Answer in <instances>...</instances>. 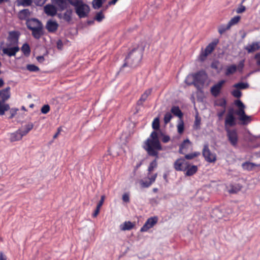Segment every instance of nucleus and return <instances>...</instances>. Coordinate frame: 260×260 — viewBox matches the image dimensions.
I'll return each mask as SVG.
<instances>
[{"mask_svg":"<svg viewBox=\"0 0 260 260\" xmlns=\"http://www.w3.org/2000/svg\"><path fill=\"white\" fill-rule=\"evenodd\" d=\"M158 217L157 216H153L150 218H148L144 224L142 226V227L140 229V232H146L148 231V230L153 227V226L156 224L158 221Z\"/></svg>","mask_w":260,"mask_h":260,"instance_id":"9d476101","label":"nucleus"},{"mask_svg":"<svg viewBox=\"0 0 260 260\" xmlns=\"http://www.w3.org/2000/svg\"><path fill=\"white\" fill-rule=\"evenodd\" d=\"M73 6L75 7L76 13L80 18L85 17L89 11L88 6L84 4L82 1L80 2Z\"/></svg>","mask_w":260,"mask_h":260,"instance_id":"423d86ee","label":"nucleus"},{"mask_svg":"<svg viewBox=\"0 0 260 260\" xmlns=\"http://www.w3.org/2000/svg\"><path fill=\"white\" fill-rule=\"evenodd\" d=\"M18 111V109H11V115L10 116V118H12L13 117H14L15 116V115L16 114V112L17 111Z\"/></svg>","mask_w":260,"mask_h":260,"instance_id":"e2e57ef3","label":"nucleus"},{"mask_svg":"<svg viewBox=\"0 0 260 260\" xmlns=\"http://www.w3.org/2000/svg\"><path fill=\"white\" fill-rule=\"evenodd\" d=\"M54 3L61 9H63L66 7V3L64 0H54Z\"/></svg>","mask_w":260,"mask_h":260,"instance_id":"a19ab883","label":"nucleus"},{"mask_svg":"<svg viewBox=\"0 0 260 260\" xmlns=\"http://www.w3.org/2000/svg\"><path fill=\"white\" fill-rule=\"evenodd\" d=\"M58 24L55 21L50 20L46 24V28L50 32L56 31L58 28Z\"/></svg>","mask_w":260,"mask_h":260,"instance_id":"a211bd4d","label":"nucleus"},{"mask_svg":"<svg viewBox=\"0 0 260 260\" xmlns=\"http://www.w3.org/2000/svg\"><path fill=\"white\" fill-rule=\"evenodd\" d=\"M30 16V12L28 9L21 10L18 14V17L20 19H27Z\"/></svg>","mask_w":260,"mask_h":260,"instance_id":"cd10ccee","label":"nucleus"},{"mask_svg":"<svg viewBox=\"0 0 260 260\" xmlns=\"http://www.w3.org/2000/svg\"><path fill=\"white\" fill-rule=\"evenodd\" d=\"M152 126L153 129L158 130L159 129L160 125H159V119L158 117H156L154 119Z\"/></svg>","mask_w":260,"mask_h":260,"instance_id":"58836bf2","label":"nucleus"},{"mask_svg":"<svg viewBox=\"0 0 260 260\" xmlns=\"http://www.w3.org/2000/svg\"><path fill=\"white\" fill-rule=\"evenodd\" d=\"M254 57L255 59H257V61H256V64L258 66H260V54L257 53V54H255Z\"/></svg>","mask_w":260,"mask_h":260,"instance_id":"680f3d73","label":"nucleus"},{"mask_svg":"<svg viewBox=\"0 0 260 260\" xmlns=\"http://www.w3.org/2000/svg\"><path fill=\"white\" fill-rule=\"evenodd\" d=\"M20 3L23 6H28L32 3V0H20Z\"/></svg>","mask_w":260,"mask_h":260,"instance_id":"864d4df0","label":"nucleus"},{"mask_svg":"<svg viewBox=\"0 0 260 260\" xmlns=\"http://www.w3.org/2000/svg\"><path fill=\"white\" fill-rule=\"evenodd\" d=\"M63 18L66 20L69 21L71 19L70 14L68 12L65 13L63 15Z\"/></svg>","mask_w":260,"mask_h":260,"instance_id":"13d9d810","label":"nucleus"},{"mask_svg":"<svg viewBox=\"0 0 260 260\" xmlns=\"http://www.w3.org/2000/svg\"><path fill=\"white\" fill-rule=\"evenodd\" d=\"M151 89H148L147 90L145 91V92L141 95L140 99L138 101V105H142L143 103L145 102L148 96L151 94Z\"/></svg>","mask_w":260,"mask_h":260,"instance_id":"a878e982","label":"nucleus"},{"mask_svg":"<svg viewBox=\"0 0 260 260\" xmlns=\"http://www.w3.org/2000/svg\"><path fill=\"white\" fill-rule=\"evenodd\" d=\"M207 75L205 71H200L192 74L193 81L189 84H193L198 91H201L207 79Z\"/></svg>","mask_w":260,"mask_h":260,"instance_id":"7ed1b4c3","label":"nucleus"},{"mask_svg":"<svg viewBox=\"0 0 260 260\" xmlns=\"http://www.w3.org/2000/svg\"><path fill=\"white\" fill-rule=\"evenodd\" d=\"M10 88L9 87L0 91V101L5 102L10 97Z\"/></svg>","mask_w":260,"mask_h":260,"instance_id":"f3484780","label":"nucleus"},{"mask_svg":"<svg viewBox=\"0 0 260 260\" xmlns=\"http://www.w3.org/2000/svg\"><path fill=\"white\" fill-rule=\"evenodd\" d=\"M172 118V115L170 112H167L164 116V120L165 124L168 123Z\"/></svg>","mask_w":260,"mask_h":260,"instance_id":"79ce46f5","label":"nucleus"},{"mask_svg":"<svg viewBox=\"0 0 260 260\" xmlns=\"http://www.w3.org/2000/svg\"><path fill=\"white\" fill-rule=\"evenodd\" d=\"M122 199L123 201L126 203L129 202V193L125 192L122 195Z\"/></svg>","mask_w":260,"mask_h":260,"instance_id":"09e8293b","label":"nucleus"},{"mask_svg":"<svg viewBox=\"0 0 260 260\" xmlns=\"http://www.w3.org/2000/svg\"><path fill=\"white\" fill-rule=\"evenodd\" d=\"M105 0H93L92 7L95 9H98L101 8L102 4Z\"/></svg>","mask_w":260,"mask_h":260,"instance_id":"f704fd0d","label":"nucleus"},{"mask_svg":"<svg viewBox=\"0 0 260 260\" xmlns=\"http://www.w3.org/2000/svg\"><path fill=\"white\" fill-rule=\"evenodd\" d=\"M134 225L135 224L133 223L128 221H125L123 224H121L120 228L122 231L131 230L134 228Z\"/></svg>","mask_w":260,"mask_h":260,"instance_id":"bb28decb","label":"nucleus"},{"mask_svg":"<svg viewBox=\"0 0 260 260\" xmlns=\"http://www.w3.org/2000/svg\"><path fill=\"white\" fill-rule=\"evenodd\" d=\"M21 51L25 55H28L30 54V49L29 46L28 44L25 43L23 45V46L21 47Z\"/></svg>","mask_w":260,"mask_h":260,"instance_id":"72a5a7b5","label":"nucleus"},{"mask_svg":"<svg viewBox=\"0 0 260 260\" xmlns=\"http://www.w3.org/2000/svg\"><path fill=\"white\" fill-rule=\"evenodd\" d=\"M202 154L207 162H213L216 160V155L211 152L208 143L204 144Z\"/></svg>","mask_w":260,"mask_h":260,"instance_id":"1a4fd4ad","label":"nucleus"},{"mask_svg":"<svg viewBox=\"0 0 260 260\" xmlns=\"http://www.w3.org/2000/svg\"><path fill=\"white\" fill-rule=\"evenodd\" d=\"M249 86V85L248 83H244L241 82L236 83L233 85L234 87L238 88L239 90L246 89L248 88Z\"/></svg>","mask_w":260,"mask_h":260,"instance_id":"2f4dec72","label":"nucleus"},{"mask_svg":"<svg viewBox=\"0 0 260 260\" xmlns=\"http://www.w3.org/2000/svg\"><path fill=\"white\" fill-rule=\"evenodd\" d=\"M26 69L30 72H38L39 71V68L34 64H28L26 66Z\"/></svg>","mask_w":260,"mask_h":260,"instance_id":"c03bdc74","label":"nucleus"},{"mask_svg":"<svg viewBox=\"0 0 260 260\" xmlns=\"http://www.w3.org/2000/svg\"><path fill=\"white\" fill-rule=\"evenodd\" d=\"M225 130L226 133L228 140L230 144L234 147H237L239 141L238 134L236 129H230L225 127Z\"/></svg>","mask_w":260,"mask_h":260,"instance_id":"39448f33","label":"nucleus"},{"mask_svg":"<svg viewBox=\"0 0 260 260\" xmlns=\"http://www.w3.org/2000/svg\"><path fill=\"white\" fill-rule=\"evenodd\" d=\"M44 12L49 16H54L57 13L56 8L52 5H47L44 7Z\"/></svg>","mask_w":260,"mask_h":260,"instance_id":"6ab92c4d","label":"nucleus"},{"mask_svg":"<svg viewBox=\"0 0 260 260\" xmlns=\"http://www.w3.org/2000/svg\"><path fill=\"white\" fill-rule=\"evenodd\" d=\"M231 93L234 97L236 98H240L242 96V92L238 88L233 90Z\"/></svg>","mask_w":260,"mask_h":260,"instance_id":"37998d69","label":"nucleus"},{"mask_svg":"<svg viewBox=\"0 0 260 260\" xmlns=\"http://www.w3.org/2000/svg\"><path fill=\"white\" fill-rule=\"evenodd\" d=\"M0 260H6V256L3 254V253L2 252H0Z\"/></svg>","mask_w":260,"mask_h":260,"instance_id":"774afa93","label":"nucleus"},{"mask_svg":"<svg viewBox=\"0 0 260 260\" xmlns=\"http://www.w3.org/2000/svg\"><path fill=\"white\" fill-rule=\"evenodd\" d=\"M32 36L36 39H39L43 34V26H41L31 30Z\"/></svg>","mask_w":260,"mask_h":260,"instance_id":"393cba45","label":"nucleus"},{"mask_svg":"<svg viewBox=\"0 0 260 260\" xmlns=\"http://www.w3.org/2000/svg\"><path fill=\"white\" fill-rule=\"evenodd\" d=\"M242 166L244 170L247 171H251L254 167L257 166L255 164L249 161L243 163Z\"/></svg>","mask_w":260,"mask_h":260,"instance_id":"c756f323","label":"nucleus"},{"mask_svg":"<svg viewBox=\"0 0 260 260\" xmlns=\"http://www.w3.org/2000/svg\"><path fill=\"white\" fill-rule=\"evenodd\" d=\"M218 40L216 39L211 43H209L206 47L204 50H203L200 55V59L204 61L207 56L210 54L214 49L215 47L218 43Z\"/></svg>","mask_w":260,"mask_h":260,"instance_id":"0eeeda50","label":"nucleus"},{"mask_svg":"<svg viewBox=\"0 0 260 260\" xmlns=\"http://www.w3.org/2000/svg\"><path fill=\"white\" fill-rule=\"evenodd\" d=\"M185 175L191 176L194 174L198 171V167L195 165L190 166L188 164L187 169H186Z\"/></svg>","mask_w":260,"mask_h":260,"instance_id":"b1692460","label":"nucleus"},{"mask_svg":"<svg viewBox=\"0 0 260 260\" xmlns=\"http://www.w3.org/2000/svg\"><path fill=\"white\" fill-rule=\"evenodd\" d=\"M157 167V161L156 159H154L152 162H150L149 166L148 168V175L149 176L150 173L153 170V169Z\"/></svg>","mask_w":260,"mask_h":260,"instance_id":"e433bc0d","label":"nucleus"},{"mask_svg":"<svg viewBox=\"0 0 260 260\" xmlns=\"http://www.w3.org/2000/svg\"><path fill=\"white\" fill-rule=\"evenodd\" d=\"M240 17L239 16H236L232 18L230 21L228 22L229 25L231 27L232 26L237 23L240 20Z\"/></svg>","mask_w":260,"mask_h":260,"instance_id":"ea45409f","label":"nucleus"},{"mask_svg":"<svg viewBox=\"0 0 260 260\" xmlns=\"http://www.w3.org/2000/svg\"><path fill=\"white\" fill-rule=\"evenodd\" d=\"M200 152L196 151L193 153H189L185 155V158L186 159H192L200 155Z\"/></svg>","mask_w":260,"mask_h":260,"instance_id":"4c0bfd02","label":"nucleus"},{"mask_svg":"<svg viewBox=\"0 0 260 260\" xmlns=\"http://www.w3.org/2000/svg\"><path fill=\"white\" fill-rule=\"evenodd\" d=\"M245 10V7L241 5L236 10L237 13H241Z\"/></svg>","mask_w":260,"mask_h":260,"instance_id":"4d7b16f0","label":"nucleus"},{"mask_svg":"<svg viewBox=\"0 0 260 260\" xmlns=\"http://www.w3.org/2000/svg\"><path fill=\"white\" fill-rule=\"evenodd\" d=\"M144 48L145 46L142 43L133 48L125 57V62L121 68L125 67L132 68L137 67L142 58Z\"/></svg>","mask_w":260,"mask_h":260,"instance_id":"f257e3e1","label":"nucleus"},{"mask_svg":"<svg viewBox=\"0 0 260 260\" xmlns=\"http://www.w3.org/2000/svg\"><path fill=\"white\" fill-rule=\"evenodd\" d=\"M192 81V74L187 76L185 80V83L188 85H191L192 84H189V83L190 82L191 83Z\"/></svg>","mask_w":260,"mask_h":260,"instance_id":"5fc2aeb1","label":"nucleus"},{"mask_svg":"<svg viewBox=\"0 0 260 260\" xmlns=\"http://www.w3.org/2000/svg\"><path fill=\"white\" fill-rule=\"evenodd\" d=\"M235 114L239 116L238 119L243 125H246L251 121V117L246 115L243 109H238L235 112Z\"/></svg>","mask_w":260,"mask_h":260,"instance_id":"9b49d317","label":"nucleus"},{"mask_svg":"<svg viewBox=\"0 0 260 260\" xmlns=\"http://www.w3.org/2000/svg\"><path fill=\"white\" fill-rule=\"evenodd\" d=\"M23 135L19 129L16 132L11 133L10 136V139L11 142L19 141L22 139Z\"/></svg>","mask_w":260,"mask_h":260,"instance_id":"5701e85b","label":"nucleus"},{"mask_svg":"<svg viewBox=\"0 0 260 260\" xmlns=\"http://www.w3.org/2000/svg\"><path fill=\"white\" fill-rule=\"evenodd\" d=\"M50 110V107L48 105H44L41 108V112L43 114H47Z\"/></svg>","mask_w":260,"mask_h":260,"instance_id":"3c124183","label":"nucleus"},{"mask_svg":"<svg viewBox=\"0 0 260 260\" xmlns=\"http://www.w3.org/2000/svg\"><path fill=\"white\" fill-rule=\"evenodd\" d=\"M240 190V188L239 187L232 186L229 189V192L231 193H236Z\"/></svg>","mask_w":260,"mask_h":260,"instance_id":"603ef678","label":"nucleus"},{"mask_svg":"<svg viewBox=\"0 0 260 260\" xmlns=\"http://www.w3.org/2000/svg\"><path fill=\"white\" fill-rule=\"evenodd\" d=\"M177 131L178 133L180 134H182L184 131V123L182 121L180 123H179L177 125Z\"/></svg>","mask_w":260,"mask_h":260,"instance_id":"de8ad7c7","label":"nucleus"},{"mask_svg":"<svg viewBox=\"0 0 260 260\" xmlns=\"http://www.w3.org/2000/svg\"><path fill=\"white\" fill-rule=\"evenodd\" d=\"M201 123V119L198 118V117L197 116L196 117V119L194 123V128L195 129H199L200 128V125Z\"/></svg>","mask_w":260,"mask_h":260,"instance_id":"8fccbe9b","label":"nucleus"},{"mask_svg":"<svg viewBox=\"0 0 260 260\" xmlns=\"http://www.w3.org/2000/svg\"><path fill=\"white\" fill-rule=\"evenodd\" d=\"M157 176V173H155L150 177L148 176V178L146 180H140L139 181L140 184L142 188H148L149 187L153 182H155L156 177Z\"/></svg>","mask_w":260,"mask_h":260,"instance_id":"4468645a","label":"nucleus"},{"mask_svg":"<svg viewBox=\"0 0 260 260\" xmlns=\"http://www.w3.org/2000/svg\"><path fill=\"white\" fill-rule=\"evenodd\" d=\"M144 149L150 156L158 158V151L162 150L157 133L153 131L145 142Z\"/></svg>","mask_w":260,"mask_h":260,"instance_id":"f03ea898","label":"nucleus"},{"mask_svg":"<svg viewBox=\"0 0 260 260\" xmlns=\"http://www.w3.org/2000/svg\"><path fill=\"white\" fill-rule=\"evenodd\" d=\"M226 104V100L223 99V101L218 104V105L220 107H225Z\"/></svg>","mask_w":260,"mask_h":260,"instance_id":"69168bd1","label":"nucleus"},{"mask_svg":"<svg viewBox=\"0 0 260 260\" xmlns=\"http://www.w3.org/2000/svg\"><path fill=\"white\" fill-rule=\"evenodd\" d=\"M0 49L3 52V55H6L10 57L15 56L20 50L19 46L5 44L4 42L1 43Z\"/></svg>","mask_w":260,"mask_h":260,"instance_id":"20e7f679","label":"nucleus"},{"mask_svg":"<svg viewBox=\"0 0 260 260\" xmlns=\"http://www.w3.org/2000/svg\"><path fill=\"white\" fill-rule=\"evenodd\" d=\"M105 196H102L101 197V200L100 201H99V202L98 203L97 206H98L99 207H102L103 203H104V200H105Z\"/></svg>","mask_w":260,"mask_h":260,"instance_id":"052dcab7","label":"nucleus"},{"mask_svg":"<svg viewBox=\"0 0 260 260\" xmlns=\"http://www.w3.org/2000/svg\"><path fill=\"white\" fill-rule=\"evenodd\" d=\"M26 25L29 29L32 30L42 24L38 20L36 19H31L27 21Z\"/></svg>","mask_w":260,"mask_h":260,"instance_id":"dca6fc26","label":"nucleus"},{"mask_svg":"<svg viewBox=\"0 0 260 260\" xmlns=\"http://www.w3.org/2000/svg\"><path fill=\"white\" fill-rule=\"evenodd\" d=\"M188 162L184 158H179L174 162V168L177 171H184L187 169Z\"/></svg>","mask_w":260,"mask_h":260,"instance_id":"f8f14e48","label":"nucleus"},{"mask_svg":"<svg viewBox=\"0 0 260 260\" xmlns=\"http://www.w3.org/2000/svg\"><path fill=\"white\" fill-rule=\"evenodd\" d=\"M81 1L80 0H69L70 4L73 6L77 4V3H79Z\"/></svg>","mask_w":260,"mask_h":260,"instance_id":"0e129e2a","label":"nucleus"},{"mask_svg":"<svg viewBox=\"0 0 260 260\" xmlns=\"http://www.w3.org/2000/svg\"><path fill=\"white\" fill-rule=\"evenodd\" d=\"M171 111L175 116L179 118L182 117L183 115L182 112L178 106H173L171 108Z\"/></svg>","mask_w":260,"mask_h":260,"instance_id":"7c9ffc66","label":"nucleus"},{"mask_svg":"<svg viewBox=\"0 0 260 260\" xmlns=\"http://www.w3.org/2000/svg\"><path fill=\"white\" fill-rule=\"evenodd\" d=\"M231 28V27L228 24H222L218 27V32L220 35H222L223 34L225 31Z\"/></svg>","mask_w":260,"mask_h":260,"instance_id":"c9c22d12","label":"nucleus"},{"mask_svg":"<svg viewBox=\"0 0 260 260\" xmlns=\"http://www.w3.org/2000/svg\"><path fill=\"white\" fill-rule=\"evenodd\" d=\"M34 124L32 123H28L21 127V128L19 129L21 132L23 136H25L32 129Z\"/></svg>","mask_w":260,"mask_h":260,"instance_id":"4be33fe9","label":"nucleus"},{"mask_svg":"<svg viewBox=\"0 0 260 260\" xmlns=\"http://www.w3.org/2000/svg\"><path fill=\"white\" fill-rule=\"evenodd\" d=\"M235 104L236 106L239 107V109H243L244 110L245 106L244 104L242 102V101L240 100H237L235 101Z\"/></svg>","mask_w":260,"mask_h":260,"instance_id":"a18cd8bd","label":"nucleus"},{"mask_svg":"<svg viewBox=\"0 0 260 260\" xmlns=\"http://www.w3.org/2000/svg\"><path fill=\"white\" fill-rule=\"evenodd\" d=\"M190 144L191 142L188 139L184 140L179 146V152L180 154H184Z\"/></svg>","mask_w":260,"mask_h":260,"instance_id":"412c9836","label":"nucleus"},{"mask_svg":"<svg viewBox=\"0 0 260 260\" xmlns=\"http://www.w3.org/2000/svg\"><path fill=\"white\" fill-rule=\"evenodd\" d=\"M225 80H221L219 81L217 84L213 85L210 89L211 93L214 97H217L220 93L222 87L225 83Z\"/></svg>","mask_w":260,"mask_h":260,"instance_id":"ddd939ff","label":"nucleus"},{"mask_svg":"<svg viewBox=\"0 0 260 260\" xmlns=\"http://www.w3.org/2000/svg\"><path fill=\"white\" fill-rule=\"evenodd\" d=\"M37 60L40 62H43L44 60V57L43 56H39L37 57Z\"/></svg>","mask_w":260,"mask_h":260,"instance_id":"338daca9","label":"nucleus"},{"mask_svg":"<svg viewBox=\"0 0 260 260\" xmlns=\"http://www.w3.org/2000/svg\"><path fill=\"white\" fill-rule=\"evenodd\" d=\"M237 70V66L235 64H232L227 67L224 74L226 76H229L234 74L236 72Z\"/></svg>","mask_w":260,"mask_h":260,"instance_id":"c85d7f7f","label":"nucleus"},{"mask_svg":"<svg viewBox=\"0 0 260 260\" xmlns=\"http://www.w3.org/2000/svg\"><path fill=\"white\" fill-rule=\"evenodd\" d=\"M104 18V15L102 12L96 13L94 17V19L98 22H101Z\"/></svg>","mask_w":260,"mask_h":260,"instance_id":"49530a36","label":"nucleus"},{"mask_svg":"<svg viewBox=\"0 0 260 260\" xmlns=\"http://www.w3.org/2000/svg\"><path fill=\"white\" fill-rule=\"evenodd\" d=\"M260 45L259 42H253L251 44H249L245 47V49L248 53L253 52L259 50Z\"/></svg>","mask_w":260,"mask_h":260,"instance_id":"aec40b11","label":"nucleus"},{"mask_svg":"<svg viewBox=\"0 0 260 260\" xmlns=\"http://www.w3.org/2000/svg\"><path fill=\"white\" fill-rule=\"evenodd\" d=\"M57 47L58 49L61 50L63 47V43L61 40H58L56 43Z\"/></svg>","mask_w":260,"mask_h":260,"instance_id":"bf43d9fd","label":"nucleus"},{"mask_svg":"<svg viewBox=\"0 0 260 260\" xmlns=\"http://www.w3.org/2000/svg\"><path fill=\"white\" fill-rule=\"evenodd\" d=\"M20 34L16 31H11L9 32L7 42L5 44L19 46V38Z\"/></svg>","mask_w":260,"mask_h":260,"instance_id":"6e6552de","label":"nucleus"},{"mask_svg":"<svg viewBox=\"0 0 260 260\" xmlns=\"http://www.w3.org/2000/svg\"><path fill=\"white\" fill-rule=\"evenodd\" d=\"M225 128L229 126H233L236 124V118L231 112H229L226 115L225 119Z\"/></svg>","mask_w":260,"mask_h":260,"instance_id":"2eb2a0df","label":"nucleus"},{"mask_svg":"<svg viewBox=\"0 0 260 260\" xmlns=\"http://www.w3.org/2000/svg\"><path fill=\"white\" fill-rule=\"evenodd\" d=\"M9 109V105L5 103V102L0 101V115H3L5 112Z\"/></svg>","mask_w":260,"mask_h":260,"instance_id":"473e14b6","label":"nucleus"},{"mask_svg":"<svg viewBox=\"0 0 260 260\" xmlns=\"http://www.w3.org/2000/svg\"><path fill=\"white\" fill-rule=\"evenodd\" d=\"M161 134V136H162L161 140L164 143H167L170 141V138L169 136L164 135L162 133Z\"/></svg>","mask_w":260,"mask_h":260,"instance_id":"6e6d98bb","label":"nucleus"}]
</instances>
